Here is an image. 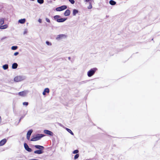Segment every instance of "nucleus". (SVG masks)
<instances>
[{
  "instance_id": "f257e3e1",
  "label": "nucleus",
  "mask_w": 160,
  "mask_h": 160,
  "mask_svg": "<svg viewBox=\"0 0 160 160\" xmlns=\"http://www.w3.org/2000/svg\"><path fill=\"white\" fill-rule=\"evenodd\" d=\"M34 147L36 149H38L34 151V153L40 154L43 153V150L44 149V148L43 146L39 145H35L34 146Z\"/></svg>"
},
{
  "instance_id": "f03ea898",
  "label": "nucleus",
  "mask_w": 160,
  "mask_h": 160,
  "mask_svg": "<svg viewBox=\"0 0 160 160\" xmlns=\"http://www.w3.org/2000/svg\"><path fill=\"white\" fill-rule=\"evenodd\" d=\"M60 18L61 16L58 15H55L53 17L54 19L58 22H63L67 19L66 18Z\"/></svg>"
},
{
  "instance_id": "7ed1b4c3",
  "label": "nucleus",
  "mask_w": 160,
  "mask_h": 160,
  "mask_svg": "<svg viewBox=\"0 0 160 160\" xmlns=\"http://www.w3.org/2000/svg\"><path fill=\"white\" fill-rule=\"evenodd\" d=\"M44 136V135L41 134H37L35 137L32 138L30 141H35L41 139V138Z\"/></svg>"
},
{
  "instance_id": "20e7f679",
  "label": "nucleus",
  "mask_w": 160,
  "mask_h": 160,
  "mask_svg": "<svg viewBox=\"0 0 160 160\" xmlns=\"http://www.w3.org/2000/svg\"><path fill=\"white\" fill-rule=\"evenodd\" d=\"M97 70L96 68H94L91 69L90 70L88 71L87 75L88 77H91L95 73L96 71Z\"/></svg>"
},
{
  "instance_id": "39448f33",
  "label": "nucleus",
  "mask_w": 160,
  "mask_h": 160,
  "mask_svg": "<svg viewBox=\"0 0 160 160\" xmlns=\"http://www.w3.org/2000/svg\"><path fill=\"white\" fill-rule=\"evenodd\" d=\"M26 77L24 76H19L14 78V81L16 82H20L25 79Z\"/></svg>"
},
{
  "instance_id": "423d86ee",
  "label": "nucleus",
  "mask_w": 160,
  "mask_h": 160,
  "mask_svg": "<svg viewBox=\"0 0 160 160\" xmlns=\"http://www.w3.org/2000/svg\"><path fill=\"white\" fill-rule=\"evenodd\" d=\"M67 6L66 5H62L60 7L57 8L56 10L57 11H61L66 9L67 8Z\"/></svg>"
},
{
  "instance_id": "0eeeda50",
  "label": "nucleus",
  "mask_w": 160,
  "mask_h": 160,
  "mask_svg": "<svg viewBox=\"0 0 160 160\" xmlns=\"http://www.w3.org/2000/svg\"><path fill=\"white\" fill-rule=\"evenodd\" d=\"M28 92V91L25 90L19 92L18 94L20 96H21L22 97H25L27 96Z\"/></svg>"
},
{
  "instance_id": "6e6552de",
  "label": "nucleus",
  "mask_w": 160,
  "mask_h": 160,
  "mask_svg": "<svg viewBox=\"0 0 160 160\" xmlns=\"http://www.w3.org/2000/svg\"><path fill=\"white\" fill-rule=\"evenodd\" d=\"M66 37L67 36L66 35L61 34L57 36L56 39L57 40H59L63 38H66Z\"/></svg>"
},
{
  "instance_id": "1a4fd4ad",
  "label": "nucleus",
  "mask_w": 160,
  "mask_h": 160,
  "mask_svg": "<svg viewBox=\"0 0 160 160\" xmlns=\"http://www.w3.org/2000/svg\"><path fill=\"white\" fill-rule=\"evenodd\" d=\"M24 146L25 150L28 152H31L32 151L31 148H29L28 145L26 143H24Z\"/></svg>"
},
{
  "instance_id": "9d476101",
  "label": "nucleus",
  "mask_w": 160,
  "mask_h": 160,
  "mask_svg": "<svg viewBox=\"0 0 160 160\" xmlns=\"http://www.w3.org/2000/svg\"><path fill=\"white\" fill-rule=\"evenodd\" d=\"M33 130L32 129L30 130L28 132L27 135V138L28 140H29L30 136Z\"/></svg>"
},
{
  "instance_id": "9b49d317",
  "label": "nucleus",
  "mask_w": 160,
  "mask_h": 160,
  "mask_svg": "<svg viewBox=\"0 0 160 160\" xmlns=\"http://www.w3.org/2000/svg\"><path fill=\"white\" fill-rule=\"evenodd\" d=\"M44 132L46 134H48L50 136H52L53 135V133L48 130H44Z\"/></svg>"
},
{
  "instance_id": "f8f14e48",
  "label": "nucleus",
  "mask_w": 160,
  "mask_h": 160,
  "mask_svg": "<svg viewBox=\"0 0 160 160\" xmlns=\"http://www.w3.org/2000/svg\"><path fill=\"white\" fill-rule=\"evenodd\" d=\"M7 140L6 138H4L0 141V146L4 145L7 142Z\"/></svg>"
},
{
  "instance_id": "ddd939ff",
  "label": "nucleus",
  "mask_w": 160,
  "mask_h": 160,
  "mask_svg": "<svg viewBox=\"0 0 160 160\" xmlns=\"http://www.w3.org/2000/svg\"><path fill=\"white\" fill-rule=\"evenodd\" d=\"M70 11L69 9H67L64 13V15L65 16H68L70 15Z\"/></svg>"
},
{
  "instance_id": "4468645a",
  "label": "nucleus",
  "mask_w": 160,
  "mask_h": 160,
  "mask_svg": "<svg viewBox=\"0 0 160 160\" xmlns=\"http://www.w3.org/2000/svg\"><path fill=\"white\" fill-rule=\"evenodd\" d=\"M49 92V89L48 88H46L45 89L43 92H42V94L43 95H45L46 93L47 92V93H48Z\"/></svg>"
},
{
  "instance_id": "2eb2a0df",
  "label": "nucleus",
  "mask_w": 160,
  "mask_h": 160,
  "mask_svg": "<svg viewBox=\"0 0 160 160\" xmlns=\"http://www.w3.org/2000/svg\"><path fill=\"white\" fill-rule=\"evenodd\" d=\"M8 27V25L7 24H5L3 25L0 26V29H4L7 28Z\"/></svg>"
},
{
  "instance_id": "dca6fc26",
  "label": "nucleus",
  "mask_w": 160,
  "mask_h": 160,
  "mask_svg": "<svg viewBox=\"0 0 160 160\" xmlns=\"http://www.w3.org/2000/svg\"><path fill=\"white\" fill-rule=\"evenodd\" d=\"M26 21V20L25 18H23L19 20L18 22L21 24H23Z\"/></svg>"
},
{
  "instance_id": "f3484780",
  "label": "nucleus",
  "mask_w": 160,
  "mask_h": 160,
  "mask_svg": "<svg viewBox=\"0 0 160 160\" xmlns=\"http://www.w3.org/2000/svg\"><path fill=\"white\" fill-rule=\"evenodd\" d=\"M18 66V64L16 63H14L12 64V68L13 69H15L17 68Z\"/></svg>"
},
{
  "instance_id": "a211bd4d",
  "label": "nucleus",
  "mask_w": 160,
  "mask_h": 160,
  "mask_svg": "<svg viewBox=\"0 0 160 160\" xmlns=\"http://www.w3.org/2000/svg\"><path fill=\"white\" fill-rule=\"evenodd\" d=\"M109 3L110 4L112 5H115L116 3V2L113 0H110L109 1Z\"/></svg>"
},
{
  "instance_id": "6ab92c4d",
  "label": "nucleus",
  "mask_w": 160,
  "mask_h": 160,
  "mask_svg": "<svg viewBox=\"0 0 160 160\" xmlns=\"http://www.w3.org/2000/svg\"><path fill=\"white\" fill-rule=\"evenodd\" d=\"M78 10L74 9L73 10V16H75L78 13Z\"/></svg>"
},
{
  "instance_id": "aec40b11",
  "label": "nucleus",
  "mask_w": 160,
  "mask_h": 160,
  "mask_svg": "<svg viewBox=\"0 0 160 160\" xmlns=\"http://www.w3.org/2000/svg\"><path fill=\"white\" fill-rule=\"evenodd\" d=\"M2 68L4 70H6L8 68V65L7 64H5L2 66Z\"/></svg>"
},
{
  "instance_id": "412c9836",
  "label": "nucleus",
  "mask_w": 160,
  "mask_h": 160,
  "mask_svg": "<svg viewBox=\"0 0 160 160\" xmlns=\"http://www.w3.org/2000/svg\"><path fill=\"white\" fill-rule=\"evenodd\" d=\"M4 23V20L3 18H0V26L3 25Z\"/></svg>"
},
{
  "instance_id": "4be33fe9",
  "label": "nucleus",
  "mask_w": 160,
  "mask_h": 160,
  "mask_svg": "<svg viewBox=\"0 0 160 160\" xmlns=\"http://www.w3.org/2000/svg\"><path fill=\"white\" fill-rule=\"evenodd\" d=\"M66 130L68 132L70 133L71 135H74L73 132H72V131L70 129H69L68 128H66Z\"/></svg>"
},
{
  "instance_id": "5701e85b",
  "label": "nucleus",
  "mask_w": 160,
  "mask_h": 160,
  "mask_svg": "<svg viewBox=\"0 0 160 160\" xmlns=\"http://www.w3.org/2000/svg\"><path fill=\"white\" fill-rule=\"evenodd\" d=\"M18 48V46H13L11 47V49L12 50H16Z\"/></svg>"
},
{
  "instance_id": "b1692460",
  "label": "nucleus",
  "mask_w": 160,
  "mask_h": 160,
  "mask_svg": "<svg viewBox=\"0 0 160 160\" xmlns=\"http://www.w3.org/2000/svg\"><path fill=\"white\" fill-rule=\"evenodd\" d=\"M37 2L39 4H42L44 2V0H37Z\"/></svg>"
},
{
  "instance_id": "393cba45",
  "label": "nucleus",
  "mask_w": 160,
  "mask_h": 160,
  "mask_svg": "<svg viewBox=\"0 0 160 160\" xmlns=\"http://www.w3.org/2000/svg\"><path fill=\"white\" fill-rule=\"evenodd\" d=\"M92 8V5L91 3V2H89V5L88 6V8L89 9H91Z\"/></svg>"
},
{
  "instance_id": "a878e982",
  "label": "nucleus",
  "mask_w": 160,
  "mask_h": 160,
  "mask_svg": "<svg viewBox=\"0 0 160 160\" xmlns=\"http://www.w3.org/2000/svg\"><path fill=\"white\" fill-rule=\"evenodd\" d=\"M46 43L48 45V46H51L52 45L51 43L48 41H46Z\"/></svg>"
},
{
  "instance_id": "bb28decb",
  "label": "nucleus",
  "mask_w": 160,
  "mask_h": 160,
  "mask_svg": "<svg viewBox=\"0 0 160 160\" xmlns=\"http://www.w3.org/2000/svg\"><path fill=\"white\" fill-rule=\"evenodd\" d=\"M79 157V154H76L74 157V159H77Z\"/></svg>"
},
{
  "instance_id": "cd10ccee",
  "label": "nucleus",
  "mask_w": 160,
  "mask_h": 160,
  "mask_svg": "<svg viewBox=\"0 0 160 160\" xmlns=\"http://www.w3.org/2000/svg\"><path fill=\"white\" fill-rule=\"evenodd\" d=\"M79 152V151L78 150H74L73 152V154H77Z\"/></svg>"
},
{
  "instance_id": "c85d7f7f",
  "label": "nucleus",
  "mask_w": 160,
  "mask_h": 160,
  "mask_svg": "<svg viewBox=\"0 0 160 160\" xmlns=\"http://www.w3.org/2000/svg\"><path fill=\"white\" fill-rule=\"evenodd\" d=\"M72 4H73L75 3L74 0H68Z\"/></svg>"
},
{
  "instance_id": "c756f323",
  "label": "nucleus",
  "mask_w": 160,
  "mask_h": 160,
  "mask_svg": "<svg viewBox=\"0 0 160 160\" xmlns=\"http://www.w3.org/2000/svg\"><path fill=\"white\" fill-rule=\"evenodd\" d=\"M28 103L27 102H23V105H25L26 106H27L28 105Z\"/></svg>"
},
{
  "instance_id": "7c9ffc66",
  "label": "nucleus",
  "mask_w": 160,
  "mask_h": 160,
  "mask_svg": "<svg viewBox=\"0 0 160 160\" xmlns=\"http://www.w3.org/2000/svg\"><path fill=\"white\" fill-rule=\"evenodd\" d=\"M46 21L48 22H50V20L48 18H46Z\"/></svg>"
},
{
  "instance_id": "2f4dec72",
  "label": "nucleus",
  "mask_w": 160,
  "mask_h": 160,
  "mask_svg": "<svg viewBox=\"0 0 160 160\" xmlns=\"http://www.w3.org/2000/svg\"><path fill=\"white\" fill-rule=\"evenodd\" d=\"M19 54V52H16L14 53V56H17Z\"/></svg>"
},
{
  "instance_id": "473e14b6",
  "label": "nucleus",
  "mask_w": 160,
  "mask_h": 160,
  "mask_svg": "<svg viewBox=\"0 0 160 160\" xmlns=\"http://www.w3.org/2000/svg\"><path fill=\"white\" fill-rule=\"evenodd\" d=\"M38 22L39 23H42V22L41 19H39L38 20Z\"/></svg>"
},
{
  "instance_id": "72a5a7b5",
  "label": "nucleus",
  "mask_w": 160,
  "mask_h": 160,
  "mask_svg": "<svg viewBox=\"0 0 160 160\" xmlns=\"http://www.w3.org/2000/svg\"><path fill=\"white\" fill-rule=\"evenodd\" d=\"M27 33V30H25L23 32V34H26V33Z\"/></svg>"
},
{
  "instance_id": "f704fd0d",
  "label": "nucleus",
  "mask_w": 160,
  "mask_h": 160,
  "mask_svg": "<svg viewBox=\"0 0 160 160\" xmlns=\"http://www.w3.org/2000/svg\"><path fill=\"white\" fill-rule=\"evenodd\" d=\"M91 0H85V1L86 2H89Z\"/></svg>"
},
{
  "instance_id": "c9c22d12",
  "label": "nucleus",
  "mask_w": 160,
  "mask_h": 160,
  "mask_svg": "<svg viewBox=\"0 0 160 160\" xmlns=\"http://www.w3.org/2000/svg\"><path fill=\"white\" fill-rule=\"evenodd\" d=\"M68 59H69V60H70V59H71V58H70V57H68Z\"/></svg>"
},
{
  "instance_id": "e433bc0d",
  "label": "nucleus",
  "mask_w": 160,
  "mask_h": 160,
  "mask_svg": "<svg viewBox=\"0 0 160 160\" xmlns=\"http://www.w3.org/2000/svg\"><path fill=\"white\" fill-rule=\"evenodd\" d=\"M21 119V118H20L19 119V122H20Z\"/></svg>"
},
{
  "instance_id": "4c0bfd02",
  "label": "nucleus",
  "mask_w": 160,
  "mask_h": 160,
  "mask_svg": "<svg viewBox=\"0 0 160 160\" xmlns=\"http://www.w3.org/2000/svg\"><path fill=\"white\" fill-rule=\"evenodd\" d=\"M24 116H22L20 118H21V119H22L23 117H24Z\"/></svg>"
},
{
  "instance_id": "58836bf2",
  "label": "nucleus",
  "mask_w": 160,
  "mask_h": 160,
  "mask_svg": "<svg viewBox=\"0 0 160 160\" xmlns=\"http://www.w3.org/2000/svg\"><path fill=\"white\" fill-rule=\"evenodd\" d=\"M6 38V37H4L2 38V39H4V38Z\"/></svg>"
}]
</instances>
